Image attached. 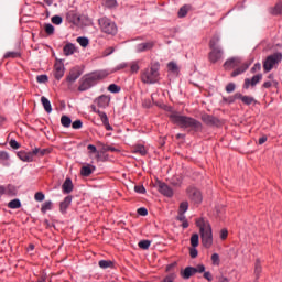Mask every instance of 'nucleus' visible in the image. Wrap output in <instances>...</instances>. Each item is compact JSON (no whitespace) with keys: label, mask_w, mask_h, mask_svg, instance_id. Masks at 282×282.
I'll use <instances>...</instances> for the list:
<instances>
[{"label":"nucleus","mask_w":282,"mask_h":282,"mask_svg":"<svg viewBox=\"0 0 282 282\" xmlns=\"http://www.w3.org/2000/svg\"><path fill=\"white\" fill-rule=\"evenodd\" d=\"M7 191L10 195H17V187L12 186V185H9L7 187Z\"/></svg>","instance_id":"obj_62"},{"label":"nucleus","mask_w":282,"mask_h":282,"mask_svg":"<svg viewBox=\"0 0 282 282\" xmlns=\"http://www.w3.org/2000/svg\"><path fill=\"white\" fill-rule=\"evenodd\" d=\"M74 199V196L68 195L66 196L63 202L59 203V212L65 215L67 213V208L72 206V200Z\"/></svg>","instance_id":"obj_17"},{"label":"nucleus","mask_w":282,"mask_h":282,"mask_svg":"<svg viewBox=\"0 0 282 282\" xmlns=\"http://www.w3.org/2000/svg\"><path fill=\"white\" fill-rule=\"evenodd\" d=\"M9 144H10L11 149H20V148H21V144H19V143L17 142V140H11V141L9 142Z\"/></svg>","instance_id":"obj_64"},{"label":"nucleus","mask_w":282,"mask_h":282,"mask_svg":"<svg viewBox=\"0 0 282 282\" xmlns=\"http://www.w3.org/2000/svg\"><path fill=\"white\" fill-rule=\"evenodd\" d=\"M138 246L141 250H149V248H151V240H141Z\"/></svg>","instance_id":"obj_37"},{"label":"nucleus","mask_w":282,"mask_h":282,"mask_svg":"<svg viewBox=\"0 0 282 282\" xmlns=\"http://www.w3.org/2000/svg\"><path fill=\"white\" fill-rule=\"evenodd\" d=\"M273 14H282V3L275 4L273 9Z\"/></svg>","instance_id":"obj_58"},{"label":"nucleus","mask_w":282,"mask_h":282,"mask_svg":"<svg viewBox=\"0 0 282 282\" xmlns=\"http://www.w3.org/2000/svg\"><path fill=\"white\" fill-rule=\"evenodd\" d=\"M262 78H263V75H261V74H258V75L253 76L251 79L246 78L245 84H243V88L245 89H250V86L254 87L256 85H258V83H261Z\"/></svg>","instance_id":"obj_10"},{"label":"nucleus","mask_w":282,"mask_h":282,"mask_svg":"<svg viewBox=\"0 0 282 282\" xmlns=\"http://www.w3.org/2000/svg\"><path fill=\"white\" fill-rule=\"evenodd\" d=\"M236 89V85L234 83H229L227 86H226V91L227 94H232V91H235Z\"/></svg>","instance_id":"obj_57"},{"label":"nucleus","mask_w":282,"mask_h":282,"mask_svg":"<svg viewBox=\"0 0 282 282\" xmlns=\"http://www.w3.org/2000/svg\"><path fill=\"white\" fill-rule=\"evenodd\" d=\"M8 208H11L12 210L21 208V200L19 198L12 199L11 202L8 203Z\"/></svg>","instance_id":"obj_30"},{"label":"nucleus","mask_w":282,"mask_h":282,"mask_svg":"<svg viewBox=\"0 0 282 282\" xmlns=\"http://www.w3.org/2000/svg\"><path fill=\"white\" fill-rule=\"evenodd\" d=\"M18 158L22 160V162H33L34 161V155L32 152H19Z\"/></svg>","instance_id":"obj_20"},{"label":"nucleus","mask_w":282,"mask_h":282,"mask_svg":"<svg viewBox=\"0 0 282 282\" xmlns=\"http://www.w3.org/2000/svg\"><path fill=\"white\" fill-rule=\"evenodd\" d=\"M261 272H263V268L261 267V259H257L256 264H254L256 281H259V279L261 276Z\"/></svg>","instance_id":"obj_24"},{"label":"nucleus","mask_w":282,"mask_h":282,"mask_svg":"<svg viewBox=\"0 0 282 282\" xmlns=\"http://www.w3.org/2000/svg\"><path fill=\"white\" fill-rule=\"evenodd\" d=\"M72 128H73V129H83V121H82L80 119L75 120V121L72 123Z\"/></svg>","instance_id":"obj_51"},{"label":"nucleus","mask_w":282,"mask_h":282,"mask_svg":"<svg viewBox=\"0 0 282 282\" xmlns=\"http://www.w3.org/2000/svg\"><path fill=\"white\" fill-rule=\"evenodd\" d=\"M41 102L43 105L44 111H46V113H52V102H50V99L43 96L41 97Z\"/></svg>","instance_id":"obj_26"},{"label":"nucleus","mask_w":282,"mask_h":282,"mask_svg":"<svg viewBox=\"0 0 282 282\" xmlns=\"http://www.w3.org/2000/svg\"><path fill=\"white\" fill-rule=\"evenodd\" d=\"M44 30H45L46 34H48V35L54 34V25H52L50 23L45 24Z\"/></svg>","instance_id":"obj_50"},{"label":"nucleus","mask_w":282,"mask_h":282,"mask_svg":"<svg viewBox=\"0 0 282 282\" xmlns=\"http://www.w3.org/2000/svg\"><path fill=\"white\" fill-rule=\"evenodd\" d=\"M21 57V53L19 52H8L4 54V58H19Z\"/></svg>","instance_id":"obj_45"},{"label":"nucleus","mask_w":282,"mask_h":282,"mask_svg":"<svg viewBox=\"0 0 282 282\" xmlns=\"http://www.w3.org/2000/svg\"><path fill=\"white\" fill-rule=\"evenodd\" d=\"M91 109L94 113H97L107 131H113V127L109 124V117H107V113L100 111L96 106H91Z\"/></svg>","instance_id":"obj_9"},{"label":"nucleus","mask_w":282,"mask_h":282,"mask_svg":"<svg viewBox=\"0 0 282 282\" xmlns=\"http://www.w3.org/2000/svg\"><path fill=\"white\" fill-rule=\"evenodd\" d=\"M120 86L116 85V84H110L108 86V91H110V94H120Z\"/></svg>","instance_id":"obj_38"},{"label":"nucleus","mask_w":282,"mask_h":282,"mask_svg":"<svg viewBox=\"0 0 282 282\" xmlns=\"http://www.w3.org/2000/svg\"><path fill=\"white\" fill-rule=\"evenodd\" d=\"M95 171H96V167L88 164L82 167L80 173L84 177H89V175H91V173H94Z\"/></svg>","instance_id":"obj_21"},{"label":"nucleus","mask_w":282,"mask_h":282,"mask_svg":"<svg viewBox=\"0 0 282 282\" xmlns=\"http://www.w3.org/2000/svg\"><path fill=\"white\" fill-rule=\"evenodd\" d=\"M196 270L195 267H186L183 272H181L182 279L188 280L194 276Z\"/></svg>","instance_id":"obj_19"},{"label":"nucleus","mask_w":282,"mask_h":282,"mask_svg":"<svg viewBox=\"0 0 282 282\" xmlns=\"http://www.w3.org/2000/svg\"><path fill=\"white\" fill-rule=\"evenodd\" d=\"M167 182H170L172 186H182V178L180 177H171Z\"/></svg>","instance_id":"obj_41"},{"label":"nucleus","mask_w":282,"mask_h":282,"mask_svg":"<svg viewBox=\"0 0 282 282\" xmlns=\"http://www.w3.org/2000/svg\"><path fill=\"white\" fill-rule=\"evenodd\" d=\"M191 246H192V248H197V246H199V234H193L192 235Z\"/></svg>","instance_id":"obj_35"},{"label":"nucleus","mask_w":282,"mask_h":282,"mask_svg":"<svg viewBox=\"0 0 282 282\" xmlns=\"http://www.w3.org/2000/svg\"><path fill=\"white\" fill-rule=\"evenodd\" d=\"M200 120L205 124H207V127H217V124H219V119H217L208 113L202 115Z\"/></svg>","instance_id":"obj_12"},{"label":"nucleus","mask_w":282,"mask_h":282,"mask_svg":"<svg viewBox=\"0 0 282 282\" xmlns=\"http://www.w3.org/2000/svg\"><path fill=\"white\" fill-rule=\"evenodd\" d=\"M62 191L64 195H69L72 191H74V183L72 182V178H66L65 182L62 185Z\"/></svg>","instance_id":"obj_18"},{"label":"nucleus","mask_w":282,"mask_h":282,"mask_svg":"<svg viewBox=\"0 0 282 282\" xmlns=\"http://www.w3.org/2000/svg\"><path fill=\"white\" fill-rule=\"evenodd\" d=\"M98 23L104 34H110L111 36L118 34L116 22L111 21L109 18L104 17L98 20Z\"/></svg>","instance_id":"obj_5"},{"label":"nucleus","mask_w":282,"mask_h":282,"mask_svg":"<svg viewBox=\"0 0 282 282\" xmlns=\"http://www.w3.org/2000/svg\"><path fill=\"white\" fill-rule=\"evenodd\" d=\"M51 21L54 25H61V23H63V18L61 15H54L51 18Z\"/></svg>","instance_id":"obj_46"},{"label":"nucleus","mask_w":282,"mask_h":282,"mask_svg":"<svg viewBox=\"0 0 282 282\" xmlns=\"http://www.w3.org/2000/svg\"><path fill=\"white\" fill-rule=\"evenodd\" d=\"M100 147H101L102 153H107V151H111L112 153L118 151V149H116L115 147H111V145L100 143Z\"/></svg>","instance_id":"obj_39"},{"label":"nucleus","mask_w":282,"mask_h":282,"mask_svg":"<svg viewBox=\"0 0 282 282\" xmlns=\"http://www.w3.org/2000/svg\"><path fill=\"white\" fill-rule=\"evenodd\" d=\"M249 67H250L249 64H246V63L242 64L240 67H238L236 70H234V72L231 73V77L235 78V77H237V76L243 74V72H246Z\"/></svg>","instance_id":"obj_27"},{"label":"nucleus","mask_w":282,"mask_h":282,"mask_svg":"<svg viewBox=\"0 0 282 282\" xmlns=\"http://www.w3.org/2000/svg\"><path fill=\"white\" fill-rule=\"evenodd\" d=\"M35 202H43L45 199V194L43 192H36L34 195Z\"/></svg>","instance_id":"obj_48"},{"label":"nucleus","mask_w":282,"mask_h":282,"mask_svg":"<svg viewBox=\"0 0 282 282\" xmlns=\"http://www.w3.org/2000/svg\"><path fill=\"white\" fill-rule=\"evenodd\" d=\"M276 85H279V83L272 79L269 82H264L262 87H264V89H270V87H276Z\"/></svg>","instance_id":"obj_42"},{"label":"nucleus","mask_w":282,"mask_h":282,"mask_svg":"<svg viewBox=\"0 0 282 282\" xmlns=\"http://www.w3.org/2000/svg\"><path fill=\"white\" fill-rule=\"evenodd\" d=\"M155 186H156L159 193H161V195H164V197H173V195H174L173 189L171 187H169L166 185V183L156 178Z\"/></svg>","instance_id":"obj_8"},{"label":"nucleus","mask_w":282,"mask_h":282,"mask_svg":"<svg viewBox=\"0 0 282 282\" xmlns=\"http://www.w3.org/2000/svg\"><path fill=\"white\" fill-rule=\"evenodd\" d=\"M204 279H206V281L212 282L213 281V273H210V271H206L204 272Z\"/></svg>","instance_id":"obj_63"},{"label":"nucleus","mask_w":282,"mask_h":282,"mask_svg":"<svg viewBox=\"0 0 282 282\" xmlns=\"http://www.w3.org/2000/svg\"><path fill=\"white\" fill-rule=\"evenodd\" d=\"M219 41H220L219 35H214L209 42L210 50H219V46H217L219 45Z\"/></svg>","instance_id":"obj_31"},{"label":"nucleus","mask_w":282,"mask_h":282,"mask_svg":"<svg viewBox=\"0 0 282 282\" xmlns=\"http://www.w3.org/2000/svg\"><path fill=\"white\" fill-rule=\"evenodd\" d=\"M61 124H62V127H65V129H69V127H72V118H69L65 115L62 116Z\"/></svg>","instance_id":"obj_33"},{"label":"nucleus","mask_w":282,"mask_h":282,"mask_svg":"<svg viewBox=\"0 0 282 282\" xmlns=\"http://www.w3.org/2000/svg\"><path fill=\"white\" fill-rule=\"evenodd\" d=\"M80 78V73H70L67 77L68 83H76Z\"/></svg>","instance_id":"obj_40"},{"label":"nucleus","mask_w":282,"mask_h":282,"mask_svg":"<svg viewBox=\"0 0 282 282\" xmlns=\"http://www.w3.org/2000/svg\"><path fill=\"white\" fill-rule=\"evenodd\" d=\"M241 98V93H236L234 96L230 97H224V102H228V105H232L236 100H239Z\"/></svg>","instance_id":"obj_29"},{"label":"nucleus","mask_w":282,"mask_h":282,"mask_svg":"<svg viewBox=\"0 0 282 282\" xmlns=\"http://www.w3.org/2000/svg\"><path fill=\"white\" fill-rule=\"evenodd\" d=\"M160 68L158 66H151L149 68H145L141 73V80L145 85H155L158 80H160Z\"/></svg>","instance_id":"obj_4"},{"label":"nucleus","mask_w":282,"mask_h":282,"mask_svg":"<svg viewBox=\"0 0 282 282\" xmlns=\"http://www.w3.org/2000/svg\"><path fill=\"white\" fill-rule=\"evenodd\" d=\"M239 100H241L243 105H252V102H257V100H254V97L243 96L242 94H240Z\"/></svg>","instance_id":"obj_32"},{"label":"nucleus","mask_w":282,"mask_h":282,"mask_svg":"<svg viewBox=\"0 0 282 282\" xmlns=\"http://www.w3.org/2000/svg\"><path fill=\"white\" fill-rule=\"evenodd\" d=\"M75 52L76 45H74L73 43H67L63 48L64 56H72V54H74Z\"/></svg>","instance_id":"obj_22"},{"label":"nucleus","mask_w":282,"mask_h":282,"mask_svg":"<svg viewBox=\"0 0 282 282\" xmlns=\"http://www.w3.org/2000/svg\"><path fill=\"white\" fill-rule=\"evenodd\" d=\"M212 263H213V265H219L220 260H219V256L217 253H214L212 256Z\"/></svg>","instance_id":"obj_55"},{"label":"nucleus","mask_w":282,"mask_h":282,"mask_svg":"<svg viewBox=\"0 0 282 282\" xmlns=\"http://www.w3.org/2000/svg\"><path fill=\"white\" fill-rule=\"evenodd\" d=\"M197 254H199V251H197V247L189 248V256L192 259H197Z\"/></svg>","instance_id":"obj_49"},{"label":"nucleus","mask_w":282,"mask_h":282,"mask_svg":"<svg viewBox=\"0 0 282 282\" xmlns=\"http://www.w3.org/2000/svg\"><path fill=\"white\" fill-rule=\"evenodd\" d=\"M173 124H177L181 129H187L189 132L199 133L204 131V124L195 118L188 116H182L178 112H171L169 116Z\"/></svg>","instance_id":"obj_1"},{"label":"nucleus","mask_w":282,"mask_h":282,"mask_svg":"<svg viewBox=\"0 0 282 282\" xmlns=\"http://www.w3.org/2000/svg\"><path fill=\"white\" fill-rule=\"evenodd\" d=\"M99 268L102 270H107V268H113V261L111 260H100Z\"/></svg>","instance_id":"obj_34"},{"label":"nucleus","mask_w":282,"mask_h":282,"mask_svg":"<svg viewBox=\"0 0 282 282\" xmlns=\"http://www.w3.org/2000/svg\"><path fill=\"white\" fill-rule=\"evenodd\" d=\"M47 210H52V202L50 200H46L41 207L42 213H47Z\"/></svg>","instance_id":"obj_43"},{"label":"nucleus","mask_w":282,"mask_h":282,"mask_svg":"<svg viewBox=\"0 0 282 282\" xmlns=\"http://www.w3.org/2000/svg\"><path fill=\"white\" fill-rule=\"evenodd\" d=\"M148 50H153V42L141 43L137 46V52H148Z\"/></svg>","instance_id":"obj_25"},{"label":"nucleus","mask_w":282,"mask_h":282,"mask_svg":"<svg viewBox=\"0 0 282 282\" xmlns=\"http://www.w3.org/2000/svg\"><path fill=\"white\" fill-rule=\"evenodd\" d=\"M134 191L135 193H140L141 195H144V193H147V188H144L143 185H135Z\"/></svg>","instance_id":"obj_52"},{"label":"nucleus","mask_w":282,"mask_h":282,"mask_svg":"<svg viewBox=\"0 0 282 282\" xmlns=\"http://www.w3.org/2000/svg\"><path fill=\"white\" fill-rule=\"evenodd\" d=\"M186 194L194 204H202V202L204 200V197L202 196V192H199V189H197L196 187H193V186L187 187Z\"/></svg>","instance_id":"obj_7"},{"label":"nucleus","mask_w":282,"mask_h":282,"mask_svg":"<svg viewBox=\"0 0 282 282\" xmlns=\"http://www.w3.org/2000/svg\"><path fill=\"white\" fill-rule=\"evenodd\" d=\"M167 68L170 69V72H177V64L170 62L167 64Z\"/></svg>","instance_id":"obj_61"},{"label":"nucleus","mask_w":282,"mask_h":282,"mask_svg":"<svg viewBox=\"0 0 282 282\" xmlns=\"http://www.w3.org/2000/svg\"><path fill=\"white\" fill-rule=\"evenodd\" d=\"M54 76H55L56 80H61V78H63V76H65V65H63V63H61V62L55 63Z\"/></svg>","instance_id":"obj_16"},{"label":"nucleus","mask_w":282,"mask_h":282,"mask_svg":"<svg viewBox=\"0 0 282 282\" xmlns=\"http://www.w3.org/2000/svg\"><path fill=\"white\" fill-rule=\"evenodd\" d=\"M220 239L223 241H226V239H228V229H221L220 230Z\"/></svg>","instance_id":"obj_59"},{"label":"nucleus","mask_w":282,"mask_h":282,"mask_svg":"<svg viewBox=\"0 0 282 282\" xmlns=\"http://www.w3.org/2000/svg\"><path fill=\"white\" fill-rule=\"evenodd\" d=\"M66 19L68 23H73V25H80V14L74 10L67 12Z\"/></svg>","instance_id":"obj_13"},{"label":"nucleus","mask_w":282,"mask_h":282,"mask_svg":"<svg viewBox=\"0 0 282 282\" xmlns=\"http://www.w3.org/2000/svg\"><path fill=\"white\" fill-rule=\"evenodd\" d=\"M282 61V54L281 53H274L272 55H269L265 61L263 62V69L264 72H272L279 63Z\"/></svg>","instance_id":"obj_6"},{"label":"nucleus","mask_w":282,"mask_h":282,"mask_svg":"<svg viewBox=\"0 0 282 282\" xmlns=\"http://www.w3.org/2000/svg\"><path fill=\"white\" fill-rule=\"evenodd\" d=\"M188 210V202H182L178 206V215H184Z\"/></svg>","instance_id":"obj_36"},{"label":"nucleus","mask_w":282,"mask_h":282,"mask_svg":"<svg viewBox=\"0 0 282 282\" xmlns=\"http://www.w3.org/2000/svg\"><path fill=\"white\" fill-rule=\"evenodd\" d=\"M31 153L34 155H36L37 158H43V155H47L50 154V149H41V148H34Z\"/></svg>","instance_id":"obj_23"},{"label":"nucleus","mask_w":282,"mask_h":282,"mask_svg":"<svg viewBox=\"0 0 282 282\" xmlns=\"http://www.w3.org/2000/svg\"><path fill=\"white\" fill-rule=\"evenodd\" d=\"M97 107H100L101 109H107V106L109 102H111V97L107 95H101L95 100Z\"/></svg>","instance_id":"obj_15"},{"label":"nucleus","mask_w":282,"mask_h":282,"mask_svg":"<svg viewBox=\"0 0 282 282\" xmlns=\"http://www.w3.org/2000/svg\"><path fill=\"white\" fill-rule=\"evenodd\" d=\"M196 226L199 228L200 240L204 248H210L213 246V227L210 223L205 218L196 219Z\"/></svg>","instance_id":"obj_2"},{"label":"nucleus","mask_w":282,"mask_h":282,"mask_svg":"<svg viewBox=\"0 0 282 282\" xmlns=\"http://www.w3.org/2000/svg\"><path fill=\"white\" fill-rule=\"evenodd\" d=\"M107 76H109V73H107L106 70H97L84 76L80 79L78 91H87V89H91V87H94V85H96L98 80H105Z\"/></svg>","instance_id":"obj_3"},{"label":"nucleus","mask_w":282,"mask_h":282,"mask_svg":"<svg viewBox=\"0 0 282 282\" xmlns=\"http://www.w3.org/2000/svg\"><path fill=\"white\" fill-rule=\"evenodd\" d=\"M37 83H47L48 78L47 75H39L36 77Z\"/></svg>","instance_id":"obj_60"},{"label":"nucleus","mask_w":282,"mask_h":282,"mask_svg":"<svg viewBox=\"0 0 282 282\" xmlns=\"http://www.w3.org/2000/svg\"><path fill=\"white\" fill-rule=\"evenodd\" d=\"M186 14H188V7L184 6L178 10V17L180 19H183Z\"/></svg>","instance_id":"obj_47"},{"label":"nucleus","mask_w":282,"mask_h":282,"mask_svg":"<svg viewBox=\"0 0 282 282\" xmlns=\"http://www.w3.org/2000/svg\"><path fill=\"white\" fill-rule=\"evenodd\" d=\"M240 65H241V57H231L225 62L224 68L229 70V69H235V67H239Z\"/></svg>","instance_id":"obj_11"},{"label":"nucleus","mask_w":282,"mask_h":282,"mask_svg":"<svg viewBox=\"0 0 282 282\" xmlns=\"http://www.w3.org/2000/svg\"><path fill=\"white\" fill-rule=\"evenodd\" d=\"M118 6V1L116 0H106V8H116Z\"/></svg>","instance_id":"obj_56"},{"label":"nucleus","mask_w":282,"mask_h":282,"mask_svg":"<svg viewBox=\"0 0 282 282\" xmlns=\"http://www.w3.org/2000/svg\"><path fill=\"white\" fill-rule=\"evenodd\" d=\"M138 215H141V217H147L149 215V210L145 207H141L137 210Z\"/></svg>","instance_id":"obj_54"},{"label":"nucleus","mask_w":282,"mask_h":282,"mask_svg":"<svg viewBox=\"0 0 282 282\" xmlns=\"http://www.w3.org/2000/svg\"><path fill=\"white\" fill-rule=\"evenodd\" d=\"M221 56H224V51H221V48H212L209 52L210 63H218V61H221Z\"/></svg>","instance_id":"obj_14"},{"label":"nucleus","mask_w":282,"mask_h":282,"mask_svg":"<svg viewBox=\"0 0 282 282\" xmlns=\"http://www.w3.org/2000/svg\"><path fill=\"white\" fill-rule=\"evenodd\" d=\"M77 43H79V45L82 47H87V45H89V39H87V37H77Z\"/></svg>","instance_id":"obj_44"},{"label":"nucleus","mask_w":282,"mask_h":282,"mask_svg":"<svg viewBox=\"0 0 282 282\" xmlns=\"http://www.w3.org/2000/svg\"><path fill=\"white\" fill-rule=\"evenodd\" d=\"M132 153H137L139 155H147V148H144V145L142 144H137L132 148Z\"/></svg>","instance_id":"obj_28"},{"label":"nucleus","mask_w":282,"mask_h":282,"mask_svg":"<svg viewBox=\"0 0 282 282\" xmlns=\"http://www.w3.org/2000/svg\"><path fill=\"white\" fill-rule=\"evenodd\" d=\"M195 274H197V272H198V274H202V273H204V272H206V267L204 265V264H198L197 267H195Z\"/></svg>","instance_id":"obj_53"}]
</instances>
